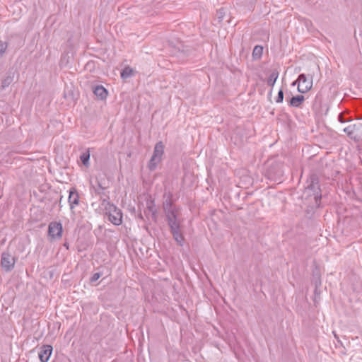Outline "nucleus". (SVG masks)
<instances>
[{
  "label": "nucleus",
  "instance_id": "obj_1",
  "mask_svg": "<svg viewBox=\"0 0 362 362\" xmlns=\"http://www.w3.org/2000/svg\"><path fill=\"white\" fill-rule=\"evenodd\" d=\"M305 190L308 192H312V195H313V199L315 200V207L318 208L321 204V189L319 183V178L316 174H312L310 175L309 179L308 180V186L305 188ZM311 196V194H309Z\"/></svg>",
  "mask_w": 362,
  "mask_h": 362
},
{
  "label": "nucleus",
  "instance_id": "obj_2",
  "mask_svg": "<svg viewBox=\"0 0 362 362\" xmlns=\"http://www.w3.org/2000/svg\"><path fill=\"white\" fill-rule=\"evenodd\" d=\"M265 176L271 181L281 182L284 176V163L274 161L269 164Z\"/></svg>",
  "mask_w": 362,
  "mask_h": 362
},
{
  "label": "nucleus",
  "instance_id": "obj_3",
  "mask_svg": "<svg viewBox=\"0 0 362 362\" xmlns=\"http://www.w3.org/2000/svg\"><path fill=\"white\" fill-rule=\"evenodd\" d=\"M165 146L162 141H158L154 146L153 155L148 162V168L151 171L156 169L158 164L161 161L164 153Z\"/></svg>",
  "mask_w": 362,
  "mask_h": 362
},
{
  "label": "nucleus",
  "instance_id": "obj_4",
  "mask_svg": "<svg viewBox=\"0 0 362 362\" xmlns=\"http://www.w3.org/2000/svg\"><path fill=\"white\" fill-rule=\"evenodd\" d=\"M313 75L300 74L297 80L293 83V86L298 83V91L301 93H305L309 91L313 87Z\"/></svg>",
  "mask_w": 362,
  "mask_h": 362
},
{
  "label": "nucleus",
  "instance_id": "obj_5",
  "mask_svg": "<svg viewBox=\"0 0 362 362\" xmlns=\"http://www.w3.org/2000/svg\"><path fill=\"white\" fill-rule=\"evenodd\" d=\"M108 208H106L105 214L108 216V220L115 226H119L122 223V212L113 204H107Z\"/></svg>",
  "mask_w": 362,
  "mask_h": 362
},
{
  "label": "nucleus",
  "instance_id": "obj_6",
  "mask_svg": "<svg viewBox=\"0 0 362 362\" xmlns=\"http://www.w3.org/2000/svg\"><path fill=\"white\" fill-rule=\"evenodd\" d=\"M343 132L354 141H362V123L359 122L344 128Z\"/></svg>",
  "mask_w": 362,
  "mask_h": 362
},
{
  "label": "nucleus",
  "instance_id": "obj_7",
  "mask_svg": "<svg viewBox=\"0 0 362 362\" xmlns=\"http://www.w3.org/2000/svg\"><path fill=\"white\" fill-rule=\"evenodd\" d=\"M168 226L174 240L179 245L182 246L184 244L185 238L181 229V222H178L174 223V225H170Z\"/></svg>",
  "mask_w": 362,
  "mask_h": 362
},
{
  "label": "nucleus",
  "instance_id": "obj_8",
  "mask_svg": "<svg viewBox=\"0 0 362 362\" xmlns=\"http://www.w3.org/2000/svg\"><path fill=\"white\" fill-rule=\"evenodd\" d=\"M63 226L60 222L52 221L48 226V235L52 239H59L62 236Z\"/></svg>",
  "mask_w": 362,
  "mask_h": 362
},
{
  "label": "nucleus",
  "instance_id": "obj_9",
  "mask_svg": "<svg viewBox=\"0 0 362 362\" xmlns=\"http://www.w3.org/2000/svg\"><path fill=\"white\" fill-rule=\"evenodd\" d=\"M15 257L8 252L1 254V264L6 272H11L15 265Z\"/></svg>",
  "mask_w": 362,
  "mask_h": 362
},
{
  "label": "nucleus",
  "instance_id": "obj_10",
  "mask_svg": "<svg viewBox=\"0 0 362 362\" xmlns=\"http://www.w3.org/2000/svg\"><path fill=\"white\" fill-rule=\"evenodd\" d=\"M179 211V207L172 209H165L163 211L165 216V220L168 226L174 225V223L178 222H182L180 218L178 217Z\"/></svg>",
  "mask_w": 362,
  "mask_h": 362
},
{
  "label": "nucleus",
  "instance_id": "obj_11",
  "mask_svg": "<svg viewBox=\"0 0 362 362\" xmlns=\"http://www.w3.org/2000/svg\"><path fill=\"white\" fill-rule=\"evenodd\" d=\"M53 348L51 345L46 344L40 347L38 356L41 362H47L52 353Z\"/></svg>",
  "mask_w": 362,
  "mask_h": 362
},
{
  "label": "nucleus",
  "instance_id": "obj_12",
  "mask_svg": "<svg viewBox=\"0 0 362 362\" xmlns=\"http://www.w3.org/2000/svg\"><path fill=\"white\" fill-rule=\"evenodd\" d=\"M68 202L70 205L71 210L79 204V194L76 187H71L69 191Z\"/></svg>",
  "mask_w": 362,
  "mask_h": 362
},
{
  "label": "nucleus",
  "instance_id": "obj_13",
  "mask_svg": "<svg viewBox=\"0 0 362 362\" xmlns=\"http://www.w3.org/2000/svg\"><path fill=\"white\" fill-rule=\"evenodd\" d=\"M93 92L97 98L101 100H105L108 94L107 89L101 85L94 86L93 88Z\"/></svg>",
  "mask_w": 362,
  "mask_h": 362
},
{
  "label": "nucleus",
  "instance_id": "obj_14",
  "mask_svg": "<svg viewBox=\"0 0 362 362\" xmlns=\"http://www.w3.org/2000/svg\"><path fill=\"white\" fill-rule=\"evenodd\" d=\"M167 196V198L163 202V209L164 210L172 209L178 208L176 205H175L173 202V194L169 192L168 194L165 193L164 198Z\"/></svg>",
  "mask_w": 362,
  "mask_h": 362
},
{
  "label": "nucleus",
  "instance_id": "obj_15",
  "mask_svg": "<svg viewBox=\"0 0 362 362\" xmlns=\"http://www.w3.org/2000/svg\"><path fill=\"white\" fill-rule=\"evenodd\" d=\"M305 100V98L302 95L293 96L288 101V104L291 107H300Z\"/></svg>",
  "mask_w": 362,
  "mask_h": 362
},
{
  "label": "nucleus",
  "instance_id": "obj_16",
  "mask_svg": "<svg viewBox=\"0 0 362 362\" xmlns=\"http://www.w3.org/2000/svg\"><path fill=\"white\" fill-rule=\"evenodd\" d=\"M279 77V71L277 69H274L269 78H267V85L270 87H273Z\"/></svg>",
  "mask_w": 362,
  "mask_h": 362
},
{
  "label": "nucleus",
  "instance_id": "obj_17",
  "mask_svg": "<svg viewBox=\"0 0 362 362\" xmlns=\"http://www.w3.org/2000/svg\"><path fill=\"white\" fill-rule=\"evenodd\" d=\"M90 157V154L89 149H88L86 151L83 152L80 156V160L81 161L83 165L86 168H88L90 166V162H89Z\"/></svg>",
  "mask_w": 362,
  "mask_h": 362
},
{
  "label": "nucleus",
  "instance_id": "obj_18",
  "mask_svg": "<svg viewBox=\"0 0 362 362\" xmlns=\"http://www.w3.org/2000/svg\"><path fill=\"white\" fill-rule=\"evenodd\" d=\"M263 54V47L261 45H256L252 51V59L254 60L259 59Z\"/></svg>",
  "mask_w": 362,
  "mask_h": 362
},
{
  "label": "nucleus",
  "instance_id": "obj_19",
  "mask_svg": "<svg viewBox=\"0 0 362 362\" xmlns=\"http://www.w3.org/2000/svg\"><path fill=\"white\" fill-rule=\"evenodd\" d=\"M147 210L151 213L152 218L154 221H156L157 210L156 209V205L153 200H150L149 202H147Z\"/></svg>",
  "mask_w": 362,
  "mask_h": 362
},
{
  "label": "nucleus",
  "instance_id": "obj_20",
  "mask_svg": "<svg viewBox=\"0 0 362 362\" xmlns=\"http://www.w3.org/2000/svg\"><path fill=\"white\" fill-rule=\"evenodd\" d=\"M134 70L130 66H127L124 67L121 71V78L126 79L133 76Z\"/></svg>",
  "mask_w": 362,
  "mask_h": 362
},
{
  "label": "nucleus",
  "instance_id": "obj_21",
  "mask_svg": "<svg viewBox=\"0 0 362 362\" xmlns=\"http://www.w3.org/2000/svg\"><path fill=\"white\" fill-rule=\"evenodd\" d=\"M13 76L8 75L6 76L1 82V88L3 89H5L6 88L8 87L9 85L13 82Z\"/></svg>",
  "mask_w": 362,
  "mask_h": 362
},
{
  "label": "nucleus",
  "instance_id": "obj_22",
  "mask_svg": "<svg viewBox=\"0 0 362 362\" xmlns=\"http://www.w3.org/2000/svg\"><path fill=\"white\" fill-rule=\"evenodd\" d=\"M226 16V10L223 8H219L216 12V17L218 23H221Z\"/></svg>",
  "mask_w": 362,
  "mask_h": 362
},
{
  "label": "nucleus",
  "instance_id": "obj_23",
  "mask_svg": "<svg viewBox=\"0 0 362 362\" xmlns=\"http://www.w3.org/2000/svg\"><path fill=\"white\" fill-rule=\"evenodd\" d=\"M313 281H314L313 283L315 286V293H317L318 287H320L321 286V280H320V276L317 274H313Z\"/></svg>",
  "mask_w": 362,
  "mask_h": 362
},
{
  "label": "nucleus",
  "instance_id": "obj_24",
  "mask_svg": "<svg viewBox=\"0 0 362 362\" xmlns=\"http://www.w3.org/2000/svg\"><path fill=\"white\" fill-rule=\"evenodd\" d=\"M103 275L102 272H96L93 274V276L90 279V282L93 283L95 282L101 276Z\"/></svg>",
  "mask_w": 362,
  "mask_h": 362
},
{
  "label": "nucleus",
  "instance_id": "obj_25",
  "mask_svg": "<svg viewBox=\"0 0 362 362\" xmlns=\"http://www.w3.org/2000/svg\"><path fill=\"white\" fill-rule=\"evenodd\" d=\"M284 100V91L282 89H280L278 92V95L276 99V102L278 103H282Z\"/></svg>",
  "mask_w": 362,
  "mask_h": 362
},
{
  "label": "nucleus",
  "instance_id": "obj_26",
  "mask_svg": "<svg viewBox=\"0 0 362 362\" xmlns=\"http://www.w3.org/2000/svg\"><path fill=\"white\" fill-rule=\"evenodd\" d=\"M7 46H8L7 42L0 40V54L1 55H2L5 52L6 49L7 48Z\"/></svg>",
  "mask_w": 362,
  "mask_h": 362
},
{
  "label": "nucleus",
  "instance_id": "obj_27",
  "mask_svg": "<svg viewBox=\"0 0 362 362\" xmlns=\"http://www.w3.org/2000/svg\"><path fill=\"white\" fill-rule=\"evenodd\" d=\"M105 188L102 186L101 183L98 181V188L95 189V192L98 194H100L102 192L101 191L104 190Z\"/></svg>",
  "mask_w": 362,
  "mask_h": 362
},
{
  "label": "nucleus",
  "instance_id": "obj_28",
  "mask_svg": "<svg viewBox=\"0 0 362 362\" xmlns=\"http://www.w3.org/2000/svg\"><path fill=\"white\" fill-rule=\"evenodd\" d=\"M107 204H111L110 202H109V197H107V199H102V206H104V211H106V208L107 209L108 208V206Z\"/></svg>",
  "mask_w": 362,
  "mask_h": 362
},
{
  "label": "nucleus",
  "instance_id": "obj_29",
  "mask_svg": "<svg viewBox=\"0 0 362 362\" xmlns=\"http://www.w3.org/2000/svg\"><path fill=\"white\" fill-rule=\"evenodd\" d=\"M338 119L341 123H344L349 121L348 118H346L344 114L340 113L338 116Z\"/></svg>",
  "mask_w": 362,
  "mask_h": 362
},
{
  "label": "nucleus",
  "instance_id": "obj_30",
  "mask_svg": "<svg viewBox=\"0 0 362 362\" xmlns=\"http://www.w3.org/2000/svg\"><path fill=\"white\" fill-rule=\"evenodd\" d=\"M305 212H306V215H307V216H308L309 218H310V217H311V215H312V214H313V208H311V209H308L306 210V211H305Z\"/></svg>",
  "mask_w": 362,
  "mask_h": 362
},
{
  "label": "nucleus",
  "instance_id": "obj_31",
  "mask_svg": "<svg viewBox=\"0 0 362 362\" xmlns=\"http://www.w3.org/2000/svg\"><path fill=\"white\" fill-rule=\"evenodd\" d=\"M64 245L67 249H69V244H68V243H65L64 244Z\"/></svg>",
  "mask_w": 362,
  "mask_h": 362
}]
</instances>
